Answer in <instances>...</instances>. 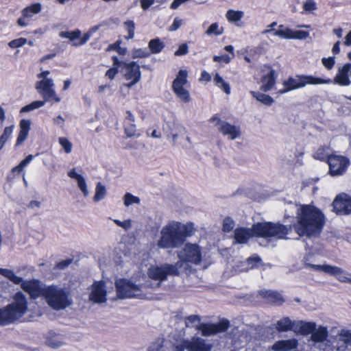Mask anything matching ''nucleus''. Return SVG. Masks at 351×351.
I'll return each instance as SVG.
<instances>
[{
	"label": "nucleus",
	"mask_w": 351,
	"mask_h": 351,
	"mask_svg": "<svg viewBox=\"0 0 351 351\" xmlns=\"http://www.w3.org/2000/svg\"><path fill=\"white\" fill-rule=\"evenodd\" d=\"M27 43V38H19L14 39L8 43V46L12 49L19 48Z\"/></svg>",
	"instance_id": "44"
},
{
	"label": "nucleus",
	"mask_w": 351,
	"mask_h": 351,
	"mask_svg": "<svg viewBox=\"0 0 351 351\" xmlns=\"http://www.w3.org/2000/svg\"><path fill=\"white\" fill-rule=\"evenodd\" d=\"M261 264L262 260L261 257L258 254H254L245 261L243 265H245V268H243V271L258 268Z\"/></svg>",
	"instance_id": "29"
},
{
	"label": "nucleus",
	"mask_w": 351,
	"mask_h": 351,
	"mask_svg": "<svg viewBox=\"0 0 351 351\" xmlns=\"http://www.w3.org/2000/svg\"><path fill=\"white\" fill-rule=\"evenodd\" d=\"M150 56V53L145 49H138L133 52V58H143Z\"/></svg>",
	"instance_id": "50"
},
{
	"label": "nucleus",
	"mask_w": 351,
	"mask_h": 351,
	"mask_svg": "<svg viewBox=\"0 0 351 351\" xmlns=\"http://www.w3.org/2000/svg\"><path fill=\"white\" fill-rule=\"evenodd\" d=\"M232 59V57H230L228 54H223L221 56H214L213 61L219 63H225L228 64L230 60Z\"/></svg>",
	"instance_id": "48"
},
{
	"label": "nucleus",
	"mask_w": 351,
	"mask_h": 351,
	"mask_svg": "<svg viewBox=\"0 0 351 351\" xmlns=\"http://www.w3.org/2000/svg\"><path fill=\"white\" fill-rule=\"evenodd\" d=\"M323 65L328 69L330 70L335 64V57L323 58L322 60Z\"/></svg>",
	"instance_id": "52"
},
{
	"label": "nucleus",
	"mask_w": 351,
	"mask_h": 351,
	"mask_svg": "<svg viewBox=\"0 0 351 351\" xmlns=\"http://www.w3.org/2000/svg\"><path fill=\"white\" fill-rule=\"evenodd\" d=\"M124 27L125 30L128 32V35L125 36V39L130 40L132 39L134 36V31H135V23L132 20H127L124 22Z\"/></svg>",
	"instance_id": "40"
},
{
	"label": "nucleus",
	"mask_w": 351,
	"mask_h": 351,
	"mask_svg": "<svg viewBox=\"0 0 351 351\" xmlns=\"http://www.w3.org/2000/svg\"><path fill=\"white\" fill-rule=\"evenodd\" d=\"M274 36L284 39H299L306 38L309 34L304 30H292L283 25H278V28L274 32Z\"/></svg>",
	"instance_id": "19"
},
{
	"label": "nucleus",
	"mask_w": 351,
	"mask_h": 351,
	"mask_svg": "<svg viewBox=\"0 0 351 351\" xmlns=\"http://www.w3.org/2000/svg\"><path fill=\"white\" fill-rule=\"evenodd\" d=\"M330 79H324L315 77L311 75H296L295 77H289L282 82L283 88L279 90L278 93L285 94L289 91L304 88L306 85H317L331 83Z\"/></svg>",
	"instance_id": "5"
},
{
	"label": "nucleus",
	"mask_w": 351,
	"mask_h": 351,
	"mask_svg": "<svg viewBox=\"0 0 351 351\" xmlns=\"http://www.w3.org/2000/svg\"><path fill=\"white\" fill-rule=\"evenodd\" d=\"M251 95L258 101L267 106H271L274 102V99L270 95L265 94L264 92L251 91Z\"/></svg>",
	"instance_id": "32"
},
{
	"label": "nucleus",
	"mask_w": 351,
	"mask_h": 351,
	"mask_svg": "<svg viewBox=\"0 0 351 351\" xmlns=\"http://www.w3.org/2000/svg\"><path fill=\"white\" fill-rule=\"evenodd\" d=\"M189 52V47L186 43L180 45L178 49L175 51L176 56H181L187 54Z\"/></svg>",
	"instance_id": "53"
},
{
	"label": "nucleus",
	"mask_w": 351,
	"mask_h": 351,
	"mask_svg": "<svg viewBox=\"0 0 351 351\" xmlns=\"http://www.w3.org/2000/svg\"><path fill=\"white\" fill-rule=\"evenodd\" d=\"M122 66L125 69V79L130 81L126 86L128 88H131L141 80V72L140 66L134 61L130 62L122 61Z\"/></svg>",
	"instance_id": "15"
},
{
	"label": "nucleus",
	"mask_w": 351,
	"mask_h": 351,
	"mask_svg": "<svg viewBox=\"0 0 351 351\" xmlns=\"http://www.w3.org/2000/svg\"><path fill=\"white\" fill-rule=\"evenodd\" d=\"M326 163L329 167L328 173L332 176H342L346 172L350 164L348 157L335 153L329 155Z\"/></svg>",
	"instance_id": "11"
},
{
	"label": "nucleus",
	"mask_w": 351,
	"mask_h": 351,
	"mask_svg": "<svg viewBox=\"0 0 351 351\" xmlns=\"http://www.w3.org/2000/svg\"><path fill=\"white\" fill-rule=\"evenodd\" d=\"M78 187L80 189L84 196H86L88 193L86 183L83 176L79 178L77 180Z\"/></svg>",
	"instance_id": "54"
},
{
	"label": "nucleus",
	"mask_w": 351,
	"mask_h": 351,
	"mask_svg": "<svg viewBox=\"0 0 351 351\" xmlns=\"http://www.w3.org/2000/svg\"><path fill=\"white\" fill-rule=\"evenodd\" d=\"M276 78L277 74L276 71L271 69L267 74L261 77V81L262 84L261 86V90L264 93L272 90L276 83Z\"/></svg>",
	"instance_id": "25"
},
{
	"label": "nucleus",
	"mask_w": 351,
	"mask_h": 351,
	"mask_svg": "<svg viewBox=\"0 0 351 351\" xmlns=\"http://www.w3.org/2000/svg\"><path fill=\"white\" fill-rule=\"evenodd\" d=\"M135 117L130 110L125 112V117L123 122L124 133L127 137H138L140 134L137 132L136 126L134 123Z\"/></svg>",
	"instance_id": "23"
},
{
	"label": "nucleus",
	"mask_w": 351,
	"mask_h": 351,
	"mask_svg": "<svg viewBox=\"0 0 351 351\" xmlns=\"http://www.w3.org/2000/svg\"><path fill=\"white\" fill-rule=\"evenodd\" d=\"M114 223L119 227L124 228L125 230H128L132 226V223L130 219H127L125 221H120L119 219H114Z\"/></svg>",
	"instance_id": "55"
},
{
	"label": "nucleus",
	"mask_w": 351,
	"mask_h": 351,
	"mask_svg": "<svg viewBox=\"0 0 351 351\" xmlns=\"http://www.w3.org/2000/svg\"><path fill=\"white\" fill-rule=\"evenodd\" d=\"M187 77V71L181 69L178 71L172 83L173 93L184 103H189L191 100L189 90L184 87L188 83Z\"/></svg>",
	"instance_id": "9"
},
{
	"label": "nucleus",
	"mask_w": 351,
	"mask_h": 351,
	"mask_svg": "<svg viewBox=\"0 0 351 351\" xmlns=\"http://www.w3.org/2000/svg\"><path fill=\"white\" fill-rule=\"evenodd\" d=\"M21 289L29 295L31 299L36 300L41 296L45 297L47 286L43 287L38 280L32 279L23 282Z\"/></svg>",
	"instance_id": "16"
},
{
	"label": "nucleus",
	"mask_w": 351,
	"mask_h": 351,
	"mask_svg": "<svg viewBox=\"0 0 351 351\" xmlns=\"http://www.w3.org/2000/svg\"><path fill=\"white\" fill-rule=\"evenodd\" d=\"M121 40H117L114 43L110 44L106 49V51H117L118 48L120 47L121 44Z\"/></svg>",
	"instance_id": "59"
},
{
	"label": "nucleus",
	"mask_w": 351,
	"mask_h": 351,
	"mask_svg": "<svg viewBox=\"0 0 351 351\" xmlns=\"http://www.w3.org/2000/svg\"><path fill=\"white\" fill-rule=\"evenodd\" d=\"M258 295L268 304L281 306L285 302V298L280 293L274 290H261Z\"/></svg>",
	"instance_id": "21"
},
{
	"label": "nucleus",
	"mask_w": 351,
	"mask_h": 351,
	"mask_svg": "<svg viewBox=\"0 0 351 351\" xmlns=\"http://www.w3.org/2000/svg\"><path fill=\"white\" fill-rule=\"evenodd\" d=\"M329 149L330 147L328 146L324 145L319 147L313 154V158L322 162H327L330 155L328 154Z\"/></svg>",
	"instance_id": "34"
},
{
	"label": "nucleus",
	"mask_w": 351,
	"mask_h": 351,
	"mask_svg": "<svg viewBox=\"0 0 351 351\" xmlns=\"http://www.w3.org/2000/svg\"><path fill=\"white\" fill-rule=\"evenodd\" d=\"M73 259L72 258L60 261L56 264L55 268L60 270L64 269L73 263Z\"/></svg>",
	"instance_id": "49"
},
{
	"label": "nucleus",
	"mask_w": 351,
	"mask_h": 351,
	"mask_svg": "<svg viewBox=\"0 0 351 351\" xmlns=\"http://www.w3.org/2000/svg\"><path fill=\"white\" fill-rule=\"evenodd\" d=\"M298 345V342L295 339L279 340L272 346V350L274 351H289L295 349Z\"/></svg>",
	"instance_id": "28"
},
{
	"label": "nucleus",
	"mask_w": 351,
	"mask_h": 351,
	"mask_svg": "<svg viewBox=\"0 0 351 351\" xmlns=\"http://www.w3.org/2000/svg\"><path fill=\"white\" fill-rule=\"evenodd\" d=\"M111 59L112 61V66L106 71L105 75L112 80L119 73V67L122 66V61L119 60L116 56H113Z\"/></svg>",
	"instance_id": "30"
},
{
	"label": "nucleus",
	"mask_w": 351,
	"mask_h": 351,
	"mask_svg": "<svg viewBox=\"0 0 351 351\" xmlns=\"http://www.w3.org/2000/svg\"><path fill=\"white\" fill-rule=\"evenodd\" d=\"M328 335L327 328L324 326H319L312 332L311 338L315 343H321L326 339Z\"/></svg>",
	"instance_id": "31"
},
{
	"label": "nucleus",
	"mask_w": 351,
	"mask_h": 351,
	"mask_svg": "<svg viewBox=\"0 0 351 351\" xmlns=\"http://www.w3.org/2000/svg\"><path fill=\"white\" fill-rule=\"evenodd\" d=\"M10 281L15 285H22L25 280H23V278L20 276H16L15 274L10 279Z\"/></svg>",
	"instance_id": "64"
},
{
	"label": "nucleus",
	"mask_w": 351,
	"mask_h": 351,
	"mask_svg": "<svg viewBox=\"0 0 351 351\" xmlns=\"http://www.w3.org/2000/svg\"><path fill=\"white\" fill-rule=\"evenodd\" d=\"M59 36L63 38H68L72 42V45L79 47L84 45L90 38V34L85 33L82 36V32L79 29L74 31H62L59 33Z\"/></svg>",
	"instance_id": "20"
},
{
	"label": "nucleus",
	"mask_w": 351,
	"mask_h": 351,
	"mask_svg": "<svg viewBox=\"0 0 351 351\" xmlns=\"http://www.w3.org/2000/svg\"><path fill=\"white\" fill-rule=\"evenodd\" d=\"M212 77L210 74L206 71L204 70L201 72L200 77L199 78V81L200 82L208 83L211 81Z\"/></svg>",
	"instance_id": "56"
},
{
	"label": "nucleus",
	"mask_w": 351,
	"mask_h": 351,
	"mask_svg": "<svg viewBox=\"0 0 351 351\" xmlns=\"http://www.w3.org/2000/svg\"><path fill=\"white\" fill-rule=\"evenodd\" d=\"M297 221L293 225L286 226L280 222H257L250 228H243V243L252 237L286 239L292 228L300 236L318 237L323 230L326 218L323 212L311 204H303L296 213Z\"/></svg>",
	"instance_id": "1"
},
{
	"label": "nucleus",
	"mask_w": 351,
	"mask_h": 351,
	"mask_svg": "<svg viewBox=\"0 0 351 351\" xmlns=\"http://www.w3.org/2000/svg\"><path fill=\"white\" fill-rule=\"evenodd\" d=\"M350 74H351V63H346L339 69L334 81L336 84L342 86H349L351 84L349 78Z\"/></svg>",
	"instance_id": "24"
},
{
	"label": "nucleus",
	"mask_w": 351,
	"mask_h": 351,
	"mask_svg": "<svg viewBox=\"0 0 351 351\" xmlns=\"http://www.w3.org/2000/svg\"><path fill=\"white\" fill-rule=\"evenodd\" d=\"M182 266L181 261H177L175 264L165 263L160 266L152 265L148 269L147 275L152 280L163 282L169 276H178L179 268Z\"/></svg>",
	"instance_id": "7"
},
{
	"label": "nucleus",
	"mask_w": 351,
	"mask_h": 351,
	"mask_svg": "<svg viewBox=\"0 0 351 351\" xmlns=\"http://www.w3.org/2000/svg\"><path fill=\"white\" fill-rule=\"evenodd\" d=\"M241 227H237L234 231V241L236 243H241Z\"/></svg>",
	"instance_id": "60"
},
{
	"label": "nucleus",
	"mask_w": 351,
	"mask_h": 351,
	"mask_svg": "<svg viewBox=\"0 0 351 351\" xmlns=\"http://www.w3.org/2000/svg\"><path fill=\"white\" fill-rule=\"evenodd\" d=\"M106 293L104 282L103 281L95 282L89 299L95 303H103L107 300Z\"/></svg>",
	"instance_id": "22"
},
{
	"label": "nucleus",
	"mask_w": 351,
	"mask_h": 351,
	"mask_svg": "<svg viewBox=\"0 0 351 351\" xmlns=\"http://www.w3.org/2000/svg\"><path fill=\"white\" fill-rule=\"evenodd\" d=\"M181 25H182V20L179 19L178 18H176L173 20V23L170 26L169 29L171 31H176L181 26Z\"/></svg>",
	"instance_id": "62"
},
{
	"label": "nucleus",
	"mask_w": 351,
	"mask_h": 351,
	"mask_svg": "<svg viewBox=\"0 0 351 351\" xmlns=\"http://www.w3.org/2000/svg\"><path fill=\"white\" fill-rule=\"evenodd\" d=\"M181 262L199 265L202 261V247L197 243H186L182 248V254L179 255Z\"/></svg>",
	"instance_id": "12"
},
{
	"label": "nucleus",
	"mask_w": 351,
	"mask_h": 351,
	"mask_svg": "<svg viewBox=\"0 0 351 351\" xmlns=\"http://www.w3.org/2000/svg\"><path fill=\"white\" fill-rule=\"evenodd\" d=\"M140 2L142 9L146 10L154 3V0H141Z\"/></svg>",
	"instance_id": "61"
},
{
	"label": "nucleus",
	"mask_w": 351,
	"mask_h": 351,
	"mask_svg": "<svg viewBox=\"0 0 351 351\" xmlns=\"http://www.w3.org/2000/svg\"><path fill=\"white\" fill-rule=\"evenodd\" d=\"M117 296L119 299L138 298L141 295V287L130 280L120 278L115 282Z\"/></svg>",
	"instance_id": "8"
},
{
	"label": "nucleus",
	"mask_w": 351,
	"mask_h": 351,
	"mask_svg": "<svg viewBox=\"0 0 351 351\" xmlns=\"http://www.w3.org/2000/svg\"><path fill=\"white\" fill-rule=\"evenodd\" d=\"M306 268H309L317 271H323L330 276H335L337 280L341 282L350 283L351 278L348 276L351 274H348L342 268L337 266H332L330 265H315L312 263H306Z\"/></svg>",
	"instance_id": "10"
},
{
	"label": "nucleus",
	"mask_w": 351,
	"mask_h": 351,
	"mask_svg": "<svg viewBox=\"0 0 351 351\" xmlns=\"http://www.w3.org/2000/svg\"><path fill=\"white\" fill-rule=\"evenodd\" d=\"M12 299L11 303L3 308H0V326L16 323L28 310L27 298L21 291H17Z\"/></svg>",
	"instance_id": "3"
},
{
	"label": "nucleus",
	"mask_w": 351,
	"mask_h": 351,
	"mask_svg": "<svg viewBox=\"0 0 351 351\" xmlns=\"http://www.w3.org/2000/svg\"><path fill=\"white\" fill-rule=\"evenodd\" d=\"M139 202L140 199L130 193H126L124 195V204L127 206L132 204H138Z\"/></svg>",
	"instance_id": "43"
},
{
	"label": "nucleus",
	"mask_w": 351,
	"mask_h": 351,
	"mask_svg": "<svg viewBox=\"0 0 351 351\" xmlns=\"http://www.w3.org/2000/svg\"><path fill=\"white\" fill-rule=\"evenodd\" d=\"M226 17L230 21H238L241 19V11L230 10L226 13Z\"/></svg>",
	"instance_id": "45"
},
{
	"label": "nucleus",
	"mask_w": 351,
	"mask_h": 351,
	"mask_svg": "<svg viewBox=\"0 0 351 351\" xmlns=\"http://www.w3.org/2000/svg\"><path fill=\"white\" fill-rule=\"evenodd\" d=\"M195 231L192 222L182 223L179 221H171L162 228L157 245L160 249L178 248L184 245L186 239L193 236Z\"/></svg>",
	"instance_id": "2"
},
{
	"label": "nucleus",
	"mask_w": 351,
	"mask_h": 351,
	"mask_svg": "<svg viewBox=\"0 0 351 351\" xmlns=\"http://www.w3.org/2000/svg\"><path fill=\"white\" fill-rule=\"evenodd\" d=\"M213 81L215 85L221 89L227 95L230 93V87L228 82H226L223 77L219 74L216 73L214 76Z\"/></svg>",
	"instance_id": "37"
},
{
	"label": "nucleus",
	"mask_w": 351,
	"mask_h": 351,
	"mask_svg": "<svg viewBox=\"0 0 351 351\" xmlns=\"http://www.w3.org/2000/svg\"><path fill=\"white\" fill-rule=\"evenodd\" d=\"M44 298L48 305L55 310L64 309L72 304L69 292L53 285L47 286Z\"/></svg>",
	"instance_id": "6"
},
{
	"label": "nucleus",
	"mask_w": 351,
	"mask_h": 351,
	"mask_svg": "<svg viewBox=\"0 0 351 351\" xmlns=\"http://www.w3.org/2000/svg\"><path fill=\"white\" fill-rule=\"evenodd\" d=\"M34 156L32 154H29L23 160H22L18 165L13 167L11 170V173L10 175H8L9 179H14L15 177V175H21L23 179V181L26 182L25 178V171L24 168L32 161V160L34 158Z\"/></svg>",
	"instance_id": "27"
},
{
	"label": "nucleus",
	"mask_w": 351,
	"mask_h": 351,
	"mask_svg": "<svg viewBox=\"0 0 351 351\" xmlns=\"http://www.w3.org/2000/svg\"><path fill=\"white\" fill-rule=\"evenodd\" d=\"M31 129V121L29 119H21L19 122V132L15 146L21 145L27 138Z\"/></svg>",
	"instance_id": "26"
},
{
	"label": "nucleus",
	"mask_w": 351,
	"mask_h": 351,
	"mask_svg": "<svg viewBox=\"0 0 351 351\" xmlns=\"http://www.w3.org/2000/svg\"><path fill=\"white\" fill-rule=\"evenodd\" d=\"M303 9L306 12H313L317 9L314 0H306L303 4Z\"/></svg>",
	"instance_id": "51"
},
{
	"label": "nucleus",
	"mask_w": 351,
	"mask_h": 351,
	"mask_svg": "<svg viewBox=\"0 0 351 351\" xmlns=\"http://www.w3.org/2000/svg\"><path fill=\"white\" fill-rule=\"evenodd\" d=\"M277 25V22L274 21L266 27V29L262 32L263 34H272L274 36L275 29L274 27Z\"/></svg>",
	"instance_id": "57"
},
{
	"label": "nucleus",
	"mask_w": 351,
	"mask_h": 351,
	"mask_svg": "<svg viewBox=\"0 0 351 351\" xmlns=\"http://www.w3.org/2000/svg\"><path fill=\"white\" fill-rule=\"evenodd\" d=\"M332 211L337 215L351 214V196L346 193L338 194L332 203Z\"/></svg>",
	"instance_id": "14"
},
{
	"label": "nucleus",
	"mask_w": 351,
	"mask_h": 351,
	"mask_svg": "<svg viewBox=\"0 0 351 351\" xmlns=\"http://www.w3.org/2000/svg\"><path fill=\"white\" fill-rule=\"evenodd\" d=\"M234 226V222L230 217H226L223 221L222 230L224 232H230Z\"/></svg>",
	"instance_id": "47"
},
{
	"label": "nucleus",
	"mask_w": 351,
	"mask_h": 351,
	"mask_svg": "<svg viewBox=\"0 0 351 351\" xmlns=\"http://www.w3.org/2000/svg\"><path fill=\"white\" fill-rule=\"evenodd\" d=\"M0 274L10 280L12 277L14 275V272L9 269L0 268Z\"/></svg>",
	"instance_id": "58"
},
{
	"label": "nucleus",
	"mask_w": 351,
	"mask_h": 351,
	"mask_svg": "<svg viewBox=\"0 0 351 351\" xmlns=\"http://www.w3.org/2000/svg\"><path fill=\"white\" fill-rule=\"evenodd\" d=\"M294 322L289 317H285L278 320L276 324V328L279 332H287L293 330Z\"/></svg>",
	"instance_id": "33"
},
{
	"label": "nucleus",
	"mask_w": 351,
	"mask_h": 351,
	"mask_svg": "<svg viewBox=\"0 0 351 351\" xmlns=\"http://www.w3.org/2000/svg\"><path fill=\"white\" fill-rule=\"evenodd\" d=\"M41 5L39 3L32 4L22 10V15L23 17L30 18L34 14L39 13L41 11Z\"/></svg>",
	"instance_id": "38"
},
{
	"label": "nucleus",
	"mask_w": 351,
	"mask_h": 351,
	"mask_svg": "<svg viewBox=\"0 0 351 351\" xmlns=\"http://www.w3.org/2000/svg\"><path fill=\"white\" fill-rule=\"evenodd\" d=\"M230 327V322L226 319H222L216 324H202L198 327L201 330L202 335L204 337L216 335L226 332Z\"/></svg>",
	"instance_id": "17"
},
{
	"label": "nucleus",
	"mask_w": 351,
	"mask_h": 351,
	"mask_svg": "<svg viewBox=\"0 0 351 351\" xmlns=\"http://www.w3.org/2000/svg\"><path fill=\"white\" fill-rule=\"evenodd\" d=\"M148 47L152 53L156 54L160 53L165 45L159 38H156L149 40Z\"/></svg>",
	"instance_id": "35"
},
{
	"label": "nucleus",
	"mask_w": 351,
	"mask_h": 351,
	"mask_svg": "<svg viewBox=\"0 0 351 351\" xmlns=\"http://www.w3.org/2000/svg\"><path fill=\"white\" fill-rule=\"evenodd\" d=\"M14 128V125L5 127L2 134L0 136V140L3 141V142L5 143L8 138L11 136Z\"/></svg>",
	"instance_id": "46"
},
{
	"label": "nucleus",
	"mask_w": 351,
	"mask_h": 351,
	"mask_svg": "<svg viewBox=\"0 0 351 351\" xmlns=\"http://www.w3.org/2000/svg\"><path fill=\"white\" fill-rule=\"evenodd\" d=\"M210 123L216 122L217 130L224 136H228L230 140H234L240 136L239 128L232 125L227 121H222L217 114L213 115L210 119Z\"/></svg>",
	"instance_id": "13"
},
{
	"label": "nucleus",
	"mask_w": 351,
	"mask_h": 351,
	"mask_svg": "<svg viewBox=\"0 0 351 351\" xmlns=\"http://www.w3.org/2000/svg\"><path fill=\"white\" fill-rule=\"evenodd\" d=\"M212 348V344L206 343L205 339L194 337L191 340L184 341L178 351H183L184 348L188 351H210Z\"/></svg>",
	"instance_id": "18"
},
{
	"label": "nucleus",
	"mask_w": 351,
	"mask_h": 351,
	"mask_svg": "<svg viewBox=\"0 0 351 351\" xmlns=\"http://www.w3.org/2000/svg\"><path fill=\"white\" fill-rule=\"evenodd\" d=\"M58 142L66 154L71 152L73 145L66 137H60Z\"/></svg>",
	"instance_id": "41"
},
{
	"label": "nucleus",
	"mask_w": 351,
	"mask_h": 351,
	"mask_svg": "<svg viewBox=\"0 0 351 351\" xmlns=\"http://www.w3.org/2000/svg\"><path fill=\"white\" fill-rule=\"evenodd\" d=\"M36 88L43 96L44 100L34 101L32 103L22 107L20 113H25L43 106L46 101H54L56 103L60 101V98L56 95L54 90V84L52 79H46L38 81Z\"/></svg>",
	"instance_id": "4"
},
{
	"label": "nucleus",
	"mask_w": 351,
	"mask_h": 351,
	"mask_svg": "<svg viewBox=\"0 0 351 351\" xmlns=\"http://www.w3.org/2000/svg\"><path fill=\"white\" fill-rule=\"evenodd\" d=\"M200 321V318L197 315H189L186 317V325L190 324H194L196 322H199Z\"/></svg>",
	"instance_id": "63"
},
{
	"label": "nucleus",
	"mask_w": 351,
	"mask_h": 351,
	"mask_svg": "<svg viewBox=\"0 0 351 351\" xmlns=\"http://www.w3.org/2000/svg\"><path fill=\"white\" fill-rule=\"evenodd\" d=\"M106 191L105 186L101 183L98 182L96 185L95 194L93 199L95 202H99L104 199L106 196Z\"/></svg>",
	"instance_id": "39"
},
{
	"label": "nucleus",
	"mask_w": 351,
	"mask_h": 351,
	"mask_svg": "<svg viewBox=\"0 0 351 351\" xmlns=\"http://www.w3.org/2000/svg\"><path fill=\"white\" fill-rule=\"evenodd\" d=\"M316 324L313 322H300L298 332L302 335H308L315 330Z\"/></svg>",
	"instance_id": "36"
},
{
	"label": "nucleus",
	"mask_w": 351,
	"mask_h": 351,
	"mask_svg": "<svg viewBox=\"0 0 351 351\" xmlns=\"http://www.w3.org/2000/svg\"><path fill=\"white\" fill-rule=\"evenodd\" d=\"M206 33L208 35H221L223 33V28H219L217 23H214L209 26Z\"/></svg>",
	"instance_id": "42"
}]
</instances>
